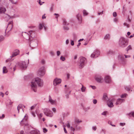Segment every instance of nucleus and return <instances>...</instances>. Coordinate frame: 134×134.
Instances as JSON below:
<instances>
[{
    "label": "nucleus",
    "instance_id": "obj_47",
    "mask_svg": "<svg viewBox=\"0 0 134 134\" xmlns=\"http://www.w3.org/2000/svg\"><path fill=\"white\" fill-rule=\"evenodd\" d=\"M73 36L74 38L75 39H76L77 38V36L75 34H73Z\"/></svg>",
    "mask_w": 134,
    "mask_h": 134
},
{
    "label": "nucleus",
    "instance_id": "obj_53",
    "mask_svg": "<svg viewBox=\"0 0 134 134\" xmlns=\"http://www.w3.org/2000/svg\"><path fill=\"white\" fill-rule=\"evenodd\" d=\"M107 111H104L102 113V115H105L106 114V113H107Z\"/></svg>",
    "mask_w": 134,
    "mask_h": 134
},
{
    "label": "nucleus",
    "instance_id": "obj_49",
    "mask_svg": "<svg viewBox=\"0 0 134 134\" xmlns=\"http://www.w3.org/2000/svg\"><path fill=\"white\" fill-rule=\"evenodd\" d=\"M4 39V37L3 36H0V42L2 41Z\"/></svg>",
    "mask_w": 134,
    "mask_h": 134
},
{
    "label": "nucleus",
    "instance_id": "obj_61",
    "mask_svg": "<svg viewBox=\"0 0 134 134\" xmlns=\"http://www.w3.org/2000/svg\"><path fill=\"white\" fill-rule=\"evenodd\" d=\"M125 88L127 91H130V88L128 87H126Z\"/></svg>",
    "mask_w": 134,
    "mask_h": 134
},
{
    "label": "nucleus",
    "instance_id": "obj_41",
    "mask_svg": "<svg viewBox=\"0 0 134 134\" xmlns=\"http://www.w3.org/2000/svg\"><path fill=\"white\" fill-rule=\"evenodd\" d=\"M103 98L104 100H107V96L106 94H104L103 96Z\"/></svg>",
    "mask_w": 134,
    "mask_h": 134
},
{
    "label": "nucleus",
    "instance_id": "obj_35",
    "mask_svg": "<svg viewBox=\"0 0 134 134\" xmlns=\"http://www.w3.org/2000/svg\"><path fill=\"white\" fill-rule=\"evenodd\" d=\"M127 95V94L126 93H125L123 94H122L121 95L120 97L121 98H124L125 97H126V96Z\"/></svg>",
    "mask_w": 134,
    "mask_h": 134
},
{
    "label": "nucleus",
    "instance_id": "obj_20",
    "mask_svg": "<svg viewBox=\"0 0 134 134\" xmlns=\"http://www.w3.org/2000/svg\"><path fill=\"white\" fill-rule=\"evenodd\" d=\"M124 100L123 99L119 98L118 99L116 100V105H117L119 104H120L123 102Z\"/></svg>",
    "mask_w": 134,
    "mask_h": 134
},
{
    "label": "nucleus",
    "instance_id": "obj_62",
    "mask_svg": "<svg viewBox=\"0 0 134 134\" xmlns=\"http://www.w3.org/2000/svg\"><path fill=\"white\" fill-rule=\"evenodd\" d=\"M69 40L68 39L66 41V44H68L69 43Z\"/></svg>",
    "mask_w": 134,
    "mask_h": 134
},
{
    "label": "nucleus",
    "instance_id": "obj_56",
    "mask_svg": "<svg viewBox=\"0 0 134 134\" xmlns=\"http://www.w3.org/2000/svg\"><path fill=\"white\" fill-rule=\"evenodd\" d=\"M18 108H19V109H20L22 107V105L21 104H19L17 107Z\"/></svg>",
    "mask_w": 134,
    "mask_h": 134
},
{
    "label": "nucleus",
    "instance_id": "obj_32",
    "mask_svg": "<svg viewBox=\"0 0 134 134\" xmlns=\"http://www.w3.org/2000/svg\"><path fill=\"white\" fill-rule=\"evenodd\" d=\"M63 24L65 25H67L69 24V23H67L65 19L63 20Z\"/></svg>",
    "mask_w": 134,
    "mask_h": 134
},
{
    "label": "nucleus",
    "instance_id": "obj_10",
    "mask_svg": "<svg viewBox=\"0 0 134 134\" xmlns=\"http://www.w3.org/2000/svg\"><path fill=\"white\" fill-rule=\"evenodd\" d=\"M23 69H26L27 66V64L25 61H23L21 63H19L18 64Z\"/></svg>",
    "mask_w": 134,
    "mask_h": 134
},
{
    "label": "nucleus",
    "instance_id": "obj_50",
    "mask_svg": "<svg viewBox=\"0 0 134 134\" xmlns=\"http://www.w3.org/2000/svg\"><path fill=\"white\" fill-rule=\"evenodd\" d=\"M113 15L114 17H116L117 15V14L115 12H114L113 13Z\"/></svg>",
    "mask_w": 134,
    "mask_h": 134
},
{
    "label": "nucleus",
    "instance_id": "obj_4",
    "mask_svg": "<svg viewBox=\"0 0 134 134\" xmlns=\"http://www.w3.org/2000/svg\"><path fill=\"white\" fill-rule=\"evenodd\" d=\"M29 37L26 38V39L28 40H32L36 36V34L34 31L31 30L29 31V33L27 34Z\"/></svg>",
    "mask_w": 134,
    "mask_h": 134
},
{
    "label": "nucleus",
    "instance_id": "obj_19",
    "mask_svg": "<svg viewBox=\"0 0 134 134\" xmlns=\"http://www.w3.org/2000/svg\"><path fill=\"white\" fill-rule=\"evenodd\" d=\"M49 101L52 104H54L55 103L56 101L53 100L50 96H49Z\"/></svg>",
    "mask_w": 134,
    "mask_h": 134
},
{
    "label": "nucleus",
    "instance_id": "obj_1",
    "mask_svg": "<svg viewBox=\"0 0 134 134\" xmlns=\"http://www.w3.org/2000/svg\"><path fill=\"white\" fill-rule=\"evenodd\" d=\"M43 85V80L37 77L33 79L30 85L31 89L35 92H36L37 86L42 87Z\"/></svg>",
    "mask_w": 134,
    "mask_h": 134
},
{
    "label": "nucleus",
    "instance_id": "obj_58",
    "mask_svg": "<svg viewBox=\"0 0 134 134\" xmlns=\"http://www.w3.org/2000/svg\"><path fill=\"white\" fill-rule=\"evenodd\" d=\"M71 44L72 46H73L74 44V42L73 41L71 40Z\"/></svg>",
    "mask_w": 134,
    "mask_h": 134
},
{
    "label": "nucleus",
    "instance_id": "obj_16",
    "mask_svg": "<svg viewBox=\"0 0 134 134\" xmlns=\"http://www.w3.org/2000/svg\"><path fill=\"white\" fill-rule=\"evenodd\" d=\"M13 22L12 21H10L9 22V24H8V26H7V29H9H9L8 30L9 31L10 30L12 29L13 26Z\"/></svg>",
    "mask_w": 134,
    "mask_h": 134
},
{
    "label": "nucleus",
    "instance_id": "obj_30",
    "mask_svg": "<svg viewBox=\"0 0 134 134\" xmlns=\"http://www.w3.org/2000/svg\"><path fill=\"white\" fill-rule=\"evenodd\" d=\"M73 126L74 127H75V128L76 129V130H80V127H77V125H75V124H73Z\"/></svg>",
    "mask_w": 134,
    "mask_h": 134
},
{
    "label": "nucleus",
    "instance_id": "obj_12",
    "mask_svg": "<svg viewBox=\"0 0 134 134\" xmlns=\"http://www.w3.org/2000/svg\"><path fill=\"white\" fill-rule=\"evenodd\" d=\"M19 51L18 50L16 49L13 52L12 55L10 57L11 58L19 54Z\"/></svg>",
    "mask_w": 134,
    "mask_h": 134
},
{
    "label": "nucleus",
    "instance_id": "obj_42",
    "mask_svg": "<svg viewBox=\"0 0 134 134\" xmlns=\"http://www.w3.org/2000/svg\"><path fill=\"white\" fill-rule=\"evenodd\" d=\"M41 63L42 64H44L45 63V61L43 59L41 60Z\"/></svg>",
    "mask_w": 134,
    "mask_h": 134
},
{
    "label": "nucleus",
    "instance_id": "obj_2",
    "mask_svg": "<svg viewBox=\"0 0 134 134\" xmlns=\"http://www.w3.org/2000/svg\"><path fill=\"white\" fill-rule=\"evenodd\" d=\"M128 44V41L125 38L122 37L120 38L119 42L120 47L122 48H124L126 47Z\"/></svg>",
    "mask_w": 134,
    "mask_h": 134
},
{
    "label": "nucleus",
    "instance_id": "obj_46",
    "mask_svg": "<svg viewBox=\"0 0 134 134\" xmlns=\"http://www.w3.org/2000/svg\"><path fill=\"white\" fill-rule=\"evenodd\" d=\"M36 105L35 104V105H33L32 106H31V110H32V109H34V108L35 107H36Z\"/></svg>",
    "mask_w": 134,
    "mask_h": 134
},
{
    "label": "nucleus",
    "instance_id": "obj_43",
    "mask_svg": "<svg viewBox=\"0 0 134 134\" xmlns=\"http://www.w3.org/2000/svg\"><path fill=\"white\" fill-rule=\"evenodd\" d=\"M54 5L53 4H52L51 7V8H50V11H53V7H54Z\"/></svg>",
    "mask_w": 134,
    "mask_h": 134
},
{
    "label": "nucleus",
    "instance_id": "obj_24",
    "mask_svg": "<svg viewBox=\"0 0 134 134\" xmlns=\"http://www.w3.org/2000/svg\"><path fill=\"white\" fill-rule=\"evenodd\" d=\"M115 52L111 50H109L107 52V54L108 55H112L114 54Z\"/></svg>",
    "mask_w": 134,
    "mask_h": 134
},
{
    "label": "nucleus",
    "instance_id": "obj_36",
    "mask_svg": "<svg viewBox=\"0 0 134 134\" xmlns=\"http://www.w3.org/2000/svg\"><path fill=\"white\" fill-rule=\"evenodd\" d=\"M131 45H129L126 49L127 52H128V51H129L130 50H131Z\"/></svg>",
    "mask_w": 134,
    "mask_h": 134
},
{
    "label": "nucleus",
    "instance_id": "obj_3",
    "mask_svg": "<svg viewBox=\"0 0 134 134\" xmlns=\"http://www.w3.org/2000/svg\"><path fill=\"white\" fill-rule=\"evenodd\" d=\"M87 63L86 59L83 57L80 58V61L79 62V65L80 68H82L86 65Z\"/></svg>",
    "mask_w": 134,
    "mask_h": 134
},
{
    "label": "nucleus",
    "instance_id": "obj_23",
    "mask_svg": "<svg viewBox=\"0 0 134 134\" xmlns=\"http://www.w3.org/2000/svg\"><path fill=\"white\" fill-rule=\"evenodd\" d=\"M5 19L7 21H8L9 19L10 18H13V17H11L9 15H8L7 14H5Z\"/></svg>",
    "mask_w": 134,
    "mask_h": 134
},
{
    "label": "nucleus",
    "instance_id": "obj_45",
    "mask_svg": "<svg viewBox=\"0 0 134 134\" xmlns=\"http://www.w3.org/2000/svg\"><path fill=\"white\" fill-rule=\"evenodd\" d=\"M93 103L94 104H96L97 102V101L96 99H94L93 100Z\"/></svg>",
    "mask_w": 134,
    "mask_h": 134
},
{
    "label": "nucleus",
    "instance_id": "obj_15",
    "mask_svg": "<svg viewBox=\"0 0 134 134\" xmlns=\"http://www.w3.org/2000/svg\"><path fill=\"white\" fill-rule=\"evenodd\" d=\"M104 80L105 82L107 83H109L111 82L110 78L109 76H105Z\"/></svg>",
    "mask_w": 134,
    "mask_h": 134
},
{
    "label": "nucleus",
    "instance_id": "obj_37",
    "mask_svg": "<svg viewBox=\"0 0 134 134\" xmlns=\"http://www.w3.org/2000/svg\"><path fill=\"white\" fill-rule=\"evenodd\" d=\"M81 122V121H79V120H76L75 121V123L74 124H75V125H77L76 124V123L77 124L79 123L80 122Z\"/></svg>",
    "mask_w": 134,
    "mask_h": 134
},
{
    "label": "nucleus",
    "instance_id": "obj_5",
    "mask_svg": "<svg viewBox=\"0 0 134 134\" xmlns=\"http://www.w3.org/2000/svg\"><path fill=\"white\" fill-rule=\"evenodd\" d=\"M43 112L45 115L47 116L52 117L53 116V114L52 112L48 109H44Z\"/></svg>",
    "mask_w": 134,
    "mask_h": 134
},
{
    "label": "nucleus",
    "instance_id": "obj_51",
    "mask_svg": "<svg viewBox=\"0 0 134 134\" xmlns=\"http://www.w3.org/2000/svg\"><path fill=\"white\" fill-rule=\"evenodd\" d=\"M64 30H68L69 29V28L66 26H64Z\"/></svg>",
    "mask_w": 134,
    "mask_h": 134
},
{
    "label": "nucleus",
    "instance_id": "obj_59",
    "mask_svg": "<svg viewBox=\"0 0 134 134\" xmlns=\"http://www.w3.org/2000/svg\"><path fill=\"white\" fill-rule=\"evenodd\" d=\"M90 86L93 89H95L96 88V87L95 86H93L90 85Z\"/></svg>",
    "mask_w": 134,
    "mask_h": 134
},
{
    "label": "nucleus",
    "instance_id": "obj_18",
    "mask_svg": "<svg viewBox=\"0 0 134 134\" xmlns=\"http://www.w3.org/2000/svg\"><path fill=\"white\" fill-rule=\"evenodd\" d=\"M76 16L77 19L79 21V23L81 24L82 22V16H81V14L80 13H78V14Z\"/></svg>",
    "mask_w": 134,
    "mask_h": 134
},
{
    "label": "nucleus",
    "instance_id": "obj_44",
    "mask_svg": "<svg viewBox=\"0 0 134 134\" xmlns=\"http://www.w3.org/2000/svg\"><path fill=\"white\" fill-rule=\"evenodd\" d=\"M60 59L61 60H62L63 61H64L65 60V57H63V56H61L60 57Z\"/></svg>",
    "mask_w": 134,
    "mask_h": 134
},
{
    "label": "nucleus",
    "instance_id": "obj_54",
    "mask_svg": "<svg viewBox=\"0 0 134 134\" xmlns=\"http://www.w3.org/2000/svg\"><path fill=\"white\" fill-rule=\"evenodd\" d=\"M124 56H125V58H130V55H126L125 54L124 55Z\"/></svg>",
    "mask_w": 134,
    "mask_h": 134
},
{
    "label": "nucleus",
    "instance_id": "obj_29",
    "mask_svg": "<svg viewBox=\"0 0 134 134\" xmlns=\"http://www.w3.org/2000/svg\"><path fill=\"white\" fill-rule=\"evenodd\" d=\"M127 115H129L130 116H132V117L134 118V112H131L130 113L127 114Z\"/></svg>",
    "mask_w": 134,
    "mask_h": 134
},
{
    "label": "nucleus",
    "instance_id": "obj_22",
    "mask_svg": "<svg viewBox=\"0 0 134 134\" xmlns=\"http://www.w3.org/2000/svg\"><path fill=\"white\" fill-rule=\"evenodd\" d=\"M44 27V30H46V28L45 26H44L43 24H40L39 25V29L40 30H41L43 27Z\"/></svg>",
    "mask_w": 134,
    "mask_h": 134
},
{
    "label": "nucleus",
    "instance_id": "obj_8",
    "mask_svg": "<svg viewBox=\"0 0 134 134\" xmlns=\"http://www.w3.org/2000/svg\"><path fill=\"white\" fill-rule=\"evenodd\" d=\"M25 117L26 116H24V118L21 121L20 123L21 125H23V124H25V126L24 128L25 129L27 130L28 128L30 126L27 124H25V123L26 121V119L25 118Z\"/></svg>",
    "mask_w": 134,
    "mask_h": 134
},
{
    "label": "nucleus",
    "instance_id": "obj_25",
    "mask_svg": "<svg viewBox=\"0 0 134 134\" xmlns=\"http://www.w3.org/2000/svg\"><path fill=\"white\" fill-rule=\"evenodd\" d=\"M39 131L35 130H32L30 132V134H38Z\"/></svg>",
    "mask_w": 134,
    "mask_h": 134
},
{
    "label": "nucleus",
    "instance_id": "obj_39",
    "mask_svg": "<svg viewBox=\"0 0 134 134\" xmlns=\"http://www.w3.org/2000/svg\"><path fill=\"white\" fill-rule=\"evenodd\" d=\"M124 25L125 26H126L127 28L129 27V25L126 23H124Z\"/></svg>",
    "mask_w": 134,
    "mask_h": 134
},
{
    "label": "nucleus",
    "instance_id": "obj_6",
    "mask_svg": "<svg viewBox=\"0 0 134 134\" xmlns=\"http://www.w3.org/2000/svg\"><path fill=\"white\" fill-rule=\"evenodd\" d=\"M30 41V46L32 49L38 46L36 40H31Z\"/></svg>",
    "mask_w": 134,
    "mask_h": 134
},
{
    "label": "nucleus",
    "instance_id": "obj_34",
    "mask_svg": "<svg viewBox=\"0 0 134 134\" xmlns=\"http://www.w3.org/2000/svg\"><path fill=\"white\" fill-rule=\"evenodd\" d=\"M9 1L13 4H15L17 2V0L16 1H13V0H9Z\"/></svg>",
    "mask_w": 134,
    "mask_h": 134
},
{
    "label": "nucleus",
    "instance_id": "obj_11",
    "mask_svg": "<svg viewBox=\"0 0 134 134\" xmlns=\"http://www.w3.org/2000/svg\"><path fill=\"white\" fill-rule=\"evenodd\" d=\"M61 82V79L58 78H56L54 80L53 84L54 86H56L57 85L60 83Z\"/></svg>",
    "mask_w": 134,
    "mask_h": 134
},
{
    "label": "nucleus",
    "instance_id": "obj_64",
    "mask_svg": "<svg viewBox=\"0 0 134 134\" xmlns=\"http://www.w3.org/2000/svg\"><path fill=\"white\" fill-rule=\"evenodd\" d=\"M92 129L94 130L95 131L96 130V126H93L92 127Z\"/></svg>",
    "mask_w": 134,
    "mask_h": 134
},
{
    "label": "nucleus",
    "instance_id": "obj_33",
    "mask_svg": "<svg viewBox=\"0 0 134 134\" xmlns=\"http://www.w3.org/2000/svg\"><path fill=\"white\" fill-rule=\"evenodd\" d=\"M83 12L84 15H86L88 14V13L85 10H83Z\"/></svg>",
    "mask_w": 134,
    "mask_h": 134
},
{
    "label": "nucleus",
    "instance_id": "obj_60",
    "mask_svg": "<svg viewBox=\"0 0 134 134\" xmlns=\"http://www.w3.org/2000/svg\"><path fill=\"white\" fill-rule=\"evenodd\" d=\"M31 113H32V115L34 117H35V113L34 112L32 111Z\"/></svg>",
    "mask_w": 134,
    "mask_h": 134
},
{
    "label": "nucleus",
    "instance_id": "obj_38",
    "mask_svg": "<svg viewBox=\"0 0 134 134\" xmlns=\"http://www.w3.org/2000/svg\"><path fill=\"white\" fill-rule=\"evenodd\" d=\"M43 114L42 113H40L39 115H38V118L40 119H41V118L43 116Z\"/></svg>",
    "mask_w": 134,
    "mask_h": 134
},
{
    "label": "nucleus",
    "instance_id": "obj_48",
    "mask_svg": "<svg viewBox=\"0 0 134 134\" xmlns=\"http://www.w3.org/2000/svg\"><path fill=\"white\" fill-rule=\"evenodd\" d=\"M43 132L44 133H45L46 132H47V130L45 128H44L43 129Z\"/></svg>",
    "mask_w": 134,
    "mask_h": 134
},
{
    "label": "nucleus",
    "instance_id": "obj_55",
    "mask_svg": "<svg viewBox=\"0 0 134 134\" xmlns=\"http://www.w3.org/2000/svg\"><path fill=\"white\" fill-rule=\"evenodd\" d=\"M5 117V115L4 114H3L2 115V116H0V119H2L4 118Z\"/></svg>",
    "mask_w": 134,
    "mask_h": 134
},
{
    "label": "nucleus",
    "instance_id": "obj_52",
    "mask_svg": "<svg viewBox=\"0 0 134 134\" xmlns=\"http://www.w3.org/2000/svg\"><path fill=\"white\" fill-rule=\"evenodd\" d=\"M57 55L59 56L60 54V52L59 51H57Z\"/></svg>",
    "mask_w": 134,
    "mask_h": 134
},
{
    "label": "nucleus",
    "instance_id": "obj_57",
    "mask_svg": "<svg viewBox=\"0 0 134 134\" xmlns=\"http://www.w3.org/2000/svg\"><path fill=\"white\" fill-rule=\"evenodd\" d=\"M50 54L52 56H54V53L52 51H51L50 52Z\"/></svg>",
    "mask_w": 134,
    "mask_h": 134
},
{
    "label": "nucleus",
    "instance_id": "obj_63",
    "mask_svg": "<svg viewBox=\"0 0 134 134\" xmlns=\"http://www.w3.org/2000/svg\"><path fill=\"white\" fill-rule=\"evenodd\" d=\"M125 123H120V125L121 126H123L125 125Z\"/></svg>",
    "mask_w": 134,
    "mask_h": 134
},
{
    "label": "nucleus",
    "instance_id": "obj_40",
    "mask_svg": "<svg viewBox=\"0 0 134 134\" xmlns=\"http://www.w3.org/2000/svg\"><path fill=\"white\" fill-rule=\"evenodd\" d=\"M76 129H75V128H74L72 126H71L70 127V129L71 131H74Z\"/></svg>",
    "mask_w": 134,
    "mask_h": 134
},
{
    "label": "nucleus",
    "instance_id": "obj_13",
    "mask_svg": "<svg viewBox=\"0 0 134 134\" xmlns=\"http://www.w3.org/2000/svg\"><path fill=\"white\" fill-rule=\"evenodd\" d=\"M118 60L123 63L124 62L125 59L124 57V55L121 54L118 57Z\"/></svg>",
    "mask_w": 134,
    "mask_h": 134
},
{
    "label": "nucleus",
    "instance_id": "obj_17",
    "mask_svg": "<svg viewBox=\"0 0 134 134\" xmlns=\"http://www.w3.org/2000/svg\"><path fill=\"white\" fill-rule=\"evenodd\" d=\"M7 0H0V4L2 6L7 5Z\"/></svg>",
    "mask_w": 134,
    "mask_h": 134
},
{
    "label": "nucleus",
    "instance_id": "obj_7",
    "mask_svg": "<svg viewBox=\"0 0 134 134\" xmlns=\"http://www.w3.org/2000/svg\"><path fill=\"white\" fill-rule=\"evenodd\" d=\"M45 70L44 66L41 67L39 70L38 74L40 76H43L45 74Z\"/></svg>",
    "mask_w": 134,
    "mask_h": 134
},
{
    "label": "nucleus",
    "instance_id": "obj_27",
    "mask_svg": "<svg viewBox=\"0 0 134 134\" xmlns=\"http://www.w3.org/2000/svg\"><path fill=\"white\" fill-rule=\"evenodd\" d=\"M3 72L4 74L6 73L7 72V70L5 66L3 67Z\"/></svg>",
    "mask_w": 134,
    "mask_h": 134
},
{
    "label": "nucleus",
    "instance_id": "obj_31",
    "mask_svg": "<svg viewBox=\"0 0 134 134\" xmlns=\"http://www.w3.org/2000/svg\"><path fill=\"white\" fill-rule=\"evenodd\" d=\"M108 106L110 107H112L113 106V103L112 102H110V103H108Z\"/></svg>",
    "mask_w": 134,
    "mask_h": 134
},
{
    "label": "nucleus",
    "instance_id": "obj_9",
    "mask_svg": "<svg viewBox=\"0 0 134 134\" xmlns=\"http://www.w3.org/2000/svg\"><path fill=\"white\" fill-rule=\"evenodd\" d=\"M100 54V52L98 50H95L92 54L91 57L92 58H96L98 57Z\"/></svg>",
    "mask_w": 134,
    "mask_h": 134
},
{
    "label": "nucleus",
    "instance_id": "obj_28",
    "mask_svg": "<svg viewBox=\"0 0 134 134\" xmlns=\"http://www.w3.org/2000/svg\"><path fill=\"white\" fill-rule=\"evenodd\" d=\"M82 87L81 88V91L82 92H84L85 91L86 88L85 87L82 85Z\"/></svg>",
    "mask_w": 134,
    "mask_h": 134
},
{
    "label": "nucleus",
    "instance_id": "obj_14",
    "mask_svg": "<svg viewBox=\"0 0 134 134\" xmlns=\"http://www.w3.org/2000/svg\"><path fill=\"white\" fill-rule=\"evenodd\" d=\"M96 79L98 82L102 83L103 81V78L100 76H96Z\"/></svg>",
    "mask_w": 134,
    "mask_h": 134
},
{
    "label": "nucleus",
    "instance_id": "obj_21",
    "mask_svg": "<svg viewBox=\"0 0 134 134\" xmlns=\"http://www.w3.org/2000/svg\"><path fill=\"white\" fill-rule=\"evenodd\" d=\"M6 11V9L4 7H1L0 8V13H4Z\"/></svg>",
    "mask_w": 134,
    "mask_h": 134
},
{
    "label": "nucleus",
    "instance_id": "obj_26",
    "mask_svg": "<svg viewBox=\"0 0 134 134\" xmlns=\"http://www.w3.org/2000/svg\"><path fill=\"white\" fill-rule=\"evenodd\" d=\"M110 38V36L109 34L106 35L104 36V39L105 40H109Z\"/></svg>",
    "mask_w": 134,
    "mask_h": 134
}]
</instances>
